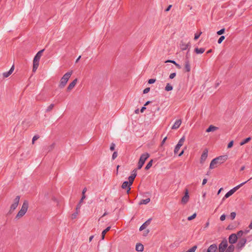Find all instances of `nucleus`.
Returning a JSON list of instances; mask_svg holds the SVG:
<instances>
[{"instance_id": "f257e3e1", "label": "nucleus", "mask_w": 252, "mask_h": 252, "mask_svg": "<svg viewBox=\"0 0 252 252\" xmlns=\"http://www.w3.org/2000/svg\"><path fill=\"white\" fill-rule=\"evenodd\" d=\"M28 207L29 202L27 200H25L23 203L21 209L16 216L15 219L18 220L23 217L27 213Z\"/></svg>"}, {"instance_id": "f03ea898", "label": "nucleus", "mask_w": 252, "mask_h": 252, "mask_svg": "<svg viewBox=\"0 0 252 252\" xmlns=\"http://www.w3.org/2000/svg\"><path fill=\"white\" fill-rule=\"evenodd\" d=\"M72 74V71H69V72H66L65 74L63 75V76L62 77L60 82V84H59L60 88H63L66 85L68 80H69V79L70 77Z\"/></svg>"}, {"instance_id": "7ed1b4c3", "label": "nucleus", "mask_w": 252, "mask_h": 252, "mask_svg": "<svg viewBox=\"0 0 252 252\" xmlns=\"http://www.w3.org/2000/svg\"><path fill=\"white\" fill-rule=\"evenodd\" d=\"M150 155L148 153H144L143 154L139 159V162L138 163V169H140L143 166V164L145 163L146 160L149 157Z\"/></svg>"}, {"instance_id": "20e7f679", "label": "nucleus", "mask_w": 252, "mask_h": 252, "mask_svg": "<svg viewBox=\"0 0 252 252\" xmlns=\"http://www.w3.org/2000/svg\"><path fill=\"white\" fill-rule=\"evenodd\" d=\"M20 198V196L19 195L16 196V197L14 198L13 200V203L11 204L9 212L10 213L12 212L17 207L19 203Z\"/></svg>"}, {"instance_id": "39448f33", "label": "nucleus", "mask_w": 252, "mask_h": 252, "mask_svg": "<svg viewBox=\"0 0 252 252\" xmlns=\"http://www.w3.org/2000/svg\"><path fill=\"white\" fill-rule=\"evenodd\" d=\"M228 246L227 241L226 240H223L222 242L220 244L219 246V252H224L225 250H226V248Z\"/></svg>"}, {"instance_id": "423d86ee", "label": "nucleus", "mask_w": 252, "mask_h": 252, "mask_svg": "<svg viewBox=\"0 0 252 252\" xmlns=\"http://www.w3.org/2000/svg\"><path fill=\"white\" fill-rule=\"evenodd\" d=\"M220 159H221V158H215L213 159L211 161V163H210V166H209V168H210V169H214V168H215L217 167L218 166V165L219 164H220L219 163V161H219V160H220Z\"/></svg>"}, {"instance_id": "0eeeda50", "label": "nucleus", "mask_w": 252, "mask_h": 252, "mask_svg": "<svg viewBox=\"0 0 252 252\" xmlns=\"http://www.w3.org/2000/svg\"><path fill=\"white\" fill-rule=\"evenodd\" d=\"M44 49H42L37 52V53L36 54V55L35 56V57L33 59V63H37V64H39L40 58L42 56V54L43 52L44 51Z\"/></svg>"}, {"instance_id": "6e6552de", "label": "nucleus", "mask_w": 252, "mask_h": 252, "mask_svg": "<svg viewBox=\"0 0 252 252\" xmlns=\"http://www.w3.org/2000/svg\"><path fill=\"white\" fill-rule=\"evenodd\" d=\"M189 195L188 190V189H186L185 195L182 197V200H181L182 204H186L189 201Z\"/></svg>"}, {"instance_id": "1a4fd4ad", "label": "nucleus", "mask_w": 252, "mask_h": 252, "mask_svg": "<svg viewBox=\"0 0 252 252\" xmlns=\"http://www.w3.org/2000/svg\"><path fill=\"white\" fill-rule=\"evenodd\" d=\"M208 149H205L203 151V153L201 155V158H200V163L203 164L204 161L206 160L207 157H208Z\"/></svg>"}, {"instance_id": "9d476101", "label": "nucleus", "mask_w": 252, "mask_h": 252, "mask_svg": "<svg viewBox=\"0 0 252 252\" xmlns=\"http://www.w3.org/2000/svg\"><path fill=\"white\" fill-rule=\"evenodd\" d=\"M229 242L232 245L237 242L238 239L237 235L233 233L231 234L229 237Z\"/></svg>"}, {"instance_id": "9b49d317", "label": "nucleus", "mask_w": 252, "mask_h": 252, "mask_svg": "<svg viewBox=\"0 0 252 252\" xmlns=\"http://www.w3.org/2000/svg\"><path fill=\"white\" fill-rule=\"evenodd\" d=\"M206 252H218V247L216 244H212L208 248Z\"/></svg>"}, {"instance_id": "f8f14e48", "label": "nucleus", "mask_w": 252, "mask_h": 252, "mask_svg": "<svg viewBox=\"0 0 252 252\" xmlns=\"http://www.w3.org/2000/svg\"><path fill=\"white\" fill-rule=\"evenodd\" d=\"M246 242H247V240L246 238H242V239L239 240V241L237 245V247L238 249H242V248H243L245 246Z\"/></svg>"}, {"instance_id": "ddd939ff", "label": "nucleus", "mask_w": 252, "mask_h": 252, "mask_svg": "<svg viewBox=\"0 0 252 252\" xmlns=\"http://www.w3.org/2000/svg\"><path fill=\"white\" fill-rule=\"evenodd\" d=\"M180 47L182 50H186L189 48V47H190V43L188 42V43H186L183 42V41H181Z\"/></svg>"}, {"instance_id": "4468645a", "label": "nucleus", "mask_w": 252, "mask_h": 252, "mask_svg": "<svg viewBox=\"0 0 252 252\" xmlns=\"http://www.w3.org/2000/svg\"><path fill=\"white\" fill-rule=\"evenodd\" d=\"M14 69V65L13 64V65H12L11 68L10 69V70L8 71L5 72L3 73V74H2L4 78H7V77H9L13 72Z\"/></svg>"}, {"instance_id": "2eb2a0df", "label": "nucleus", "mask_w": 252, "mask_h": 252, "mask_svg": "<svg viewBox=\"0 0 252 252\" xmlns=\"http://www.w3.org/2000/svg\"><path fill=\"white\" fill-rule=\"evenodd\" d=\"M77 82V79H75L72 82H71L67 88V90L68 91H71L76 85Z\"/></svg>"}, {"instance_id": "dca6fc26", "label": "nucleus", "mask_w": 252, "mask_h": 252, "mask_svg": "<svg viewBox=\"0 0 252 252\" xmlns=\"http://www.w3.org/2000/svg\"><path fill=\"white\" fill-rule=\"evenodd\" d=\"M152 220V219H148L147 221H146L139 228V230L140 231H142L143 230H144V229H145L146 228L147 226H148L150 222H151V221Z\"/></svg>"}, {"instance_id": "f3484780", "label": "nucleus", "mask_w": 252, "mask_h": 252, "mask_svg": "<svg viewBox=\"0 0 252 252\" xmlns=\"http://www.w3.org/2000/svg\"><path fill=\"white\" fill-rule=\"evenodd\" d=\"M185 68L187 72L190 71V65L189 59L186 58L185 60Z\"/></svg>"}, {"instance_id": "a211bd4d", "label": "nucleus", "mask_w": 252, "mask_h": 252, "mask_svg": "<svg viewBox=\"0 0 252 252\" xmlns=\"http://www.w3.org/2000/svg\"><path fill=\"white\" fill-rule=\"evenodd\" d=\"M127 187V190L126 191L127 193H128L130 190V186H129V183L127 181H125L122 185V188L123 189H125Z\"/></svg>"}, {"instance_id": "6ab92c4d", "label": "nucleus", "mask_w": 252, "mask_h": 252, "mask_svg": "<svg viewBox=\"0 0 252 252\" xmlns=\"http://www.w3.org/2000/svg\"><path fill=\"white\" fill-rule=\"evenodd\" d=\"M252 179V177L249 180H248L247 181H245L240 185L236 186L235 187L233 188L231 190L233 191V193H234L237 190H238L240 187H241L242 186H243L244 184H245L247 182H248L249 180Z\"/></svg>"}, {"instance_id": "aec40b11", "label": "nucleus", "mask_w": 252, "mask_h": 252, "mask_svg": "<svg viewBox=\"0 0 252 252\" xmlns=\"http://www.w3.org/2000/svg\"><path fill=\"white\" fill-rule=\"evenodd\" d=\"M181 120H177L174 124L173 125V126H172V129H177L181 125Z\"/></svg>"}, {"instance_id": "412c9836", "label": "nucleus", "mask_w": 252, "mask_h": 252, "mask_svg": "<svg viewBox=\"0 0 252 252\" xmlns=\"http://www.w3.org/2000/svg\"><path fill=\"white\" fill-rule=\"evenodd\" d=\"M135 249L137 252H143L144 250V246L141 244H137Z\"/></svg>"}, {"instance_id": "4be33fe9", "label": "nucleus", "mask_w": 252, "mask_h": 252, "mask_svg": "<svg viewBox=\"0 0 252 252\" xmlns=\"http://www.w3.org/2000/svg\"><path fill=\"white\" fill-rule=\"evenodd\" d=\"M218 129V127L216 126H215L213 125H211L209 126V127L206 129V131L207 132H210L211 131H214Z\"/></svg>"}, {"instance_id": "5701e85b", "label": "nucleus", "mask_w": 252, "mask_h": 252, "mask_svg": "<svg viewBox=\"0 0 252 252\" xmlns=\"http://www.w3.org/2000/svg\"><path fill=\"white\" fill-rule=\"evenodd\" d=\"M204 51H205V48H195L194 49V52L197 54H202L204 52Z\"/></svg>"}, {"instance_id": "b1692460", "label": "nucleus", "mask_w": 252, "mask_h": 252, "mask_svg": "<svg viewBox=\"0 0 252 252\" xmlns=\"http://www.w3.org/2000/svg\"><path fill=\"white\" fill-rule=\"evenodd\" d=\"M110 228H111V227L110 226H108V227H107L105 229H104L102 232V233H101V239H102V240H103L104 239L105 234H106V233L108 231L110 230Z\"/></svg>"}, {"instance_id": "393cba45", "label": "nucleus", "mask_w": 252, "mask_h": 252, "mask_svg": "<svg viewBox=\"0 0 252 252\" xmlns=\"http://www.w3.org/2000/svg\"><path fill=\"white\" fill-rule=\"evenodd\" d=\"M165 63H171L173 64H174V65H176V66L179 68V69H181V66L180 64H179L178 63H177L175 61H173V60H167L165 62Z\"/></svg>"}, {"instance_id": "a878e982", "label": "nucleus", "mask_w": 252, "mask_h": 252, "mask_svg": "<svg viewBox=\"0 0 252 252\" xmlns=\"http://www.w3.org/2000/svg\"><path fill=\"white\" fill-rule=\"evenodd\" d=\"M150 201V198H148L146 199H142L139 203V205L147 204Z\"/></svg>"}, {"instance_id": "bb28decb", "label": "nucleus", "mask_w": 252, "mask_h": 252, "mask_svg": "<svg viewBox=\"0 0 252 252\" xmlns=\"http://www.w3.org/2000/svg\"><path fill=\"white\" fill-rule=\"evenodd\" d=\"M233 191L230 189L228 192H227L225 195H224V197L223 198L222 200H224L225 198H227L232 195L233 194Z\"/></svg>"}, {"instance_id": "cd10ccee", "label": "nucleus", "mask_w": 252, "mask_h": 252, "mask_svg": "<svg viewBox=\"0 0 252 252\" xmlns=\"http://www.w3.org/2000/svg\"><path fill=\"white\" fill-rule=\"evenodd\" d=\"M234 248V246L231 245L226 249L225 252H233Z\"/></svg>"}, {"instance_id": "c85d7f7f", "label": "nucleus", "mask_w": 252, "mask_h": 252, "mask_svg": "<svg viewBox=\"0 0 252 252\" xmlns=\"http://www.w3.org/2000/svg\"><path fill=\"white\" fill-rule=\"evenodd\" d=\"M172 90H173L172 86L171 84H170L169 83H167L165 88V90L168 92V91H170Z\"/></svg>"}, {"instance_id": "c756f323", "label": "nucleus", "mask_w": 252, "mask_h": 252, "mask_svg": "<svg viewBox=\"0 0 252 252\" xmlns=\"http://www.w3.org/2000/svg\"><path fill=\"white\" fill-rule=\"evenodd\" d=\"M86 191H87V188H85L82 191V196L80 200V202H83V200L85 199L86 196H85V193L86 192Z\"/></svg>"}, {"instance_id": "7c9ffc66", "label": "nucleus", "mask_w": 252, "mask_h": 252, "mask_svg": "<svg viewBox=\"0 0 252 252\" xmlns=\"http://www.w3.org/2000/svg\"><path fill=\"white\" fill-rule=\"evenodd\" d=\"M251 138L249 137L244 139L243 141H241L240 143V145L241 146H242V145H244L245 144L249 142L251 140Z\"/></svg>"}, {"instance_id": "2f4dec72", "label": "nucleus", "mask_w": 252, "mask_h": 252, "mask_svg": "<svg viewBox=\"0 0 252 252\" xmlns=\"http://www.w3.org/2000/svg\"><path fill=\"white\" fill-rule=\"evenodd\" d=\"M152 163H153V160H151L148 163V164L146 165V167H145V169L146 170H148L149 169H150L151 168V167L152 166Z\"/></svg>"}, {"instance_id": "473e14b6", "label": "nucleus", "mask_w": 252, "mask_h": 252, "mask_svg": "<svg viewBox=\"0 0 252 252\" xmlns=\"http://www.w3.org/2000/svg\"><path fill=\"white\" fill-rule=\"evenodd\" d=\"M185 140V136L182 137L179 141L177 144H180V146H182Z\"/></svg>"}, {"instance_id": "72a5a7b5", "label": "nucleus", "mask_w": 252, "mask_h": 252, "mask_svg": "<svg viewBox=\"0 0 252 252\" xmlns=\"http://www.w3.org/2000/svg\"><path fill=\"white\" fill-rule=\"evenodd\" d=\"M244 233V232L242 230L239 231L237 234H235V235H237V238H240Z\"/></svg>"}, {"instance_id": "f704fd0d", "label": "nucleus", "mask_w": 252, "mask_h": 252, "mask_svg": "<svg viewBox=\"0 0 252 252\" xmlns=\"http://www.w3.org/2000/svg\"><path fill=\"white\" fill-rule=\"evenodd\" d=\"M197 246H194L191 248L189 249L186 252H195L197 249Z\"/></svg>"}, {"instance_id": "c9c22d12", "label": "nucleus", "mask_w": 252, "mask_h": 252, "mask_svg": "<svg viewBox=\"0 0 252 252\" xmlns=\"http://www.w3.org/2000/svg\"><path fill=\"white\" fill-rule=\"evenodd\" d=\"M197 246H194L191 248L189 249L186 252H195L197 249Z\"/></svg>"}, {"instance_id": "e433bc0d", "label": "nucleus", "mask_w": 252, "mask_h": 252, "mask_svg": "<svg viewBox=\"0 0 252 252\" xmlns=\"http://www.w3.org/2000/svg\"><path fill=\"white\" fill-rule=\"evenodd\" d=\"M38 65H39V64H37V63H33V68H32L33 72H34L36 71V70H37V69L38 67Z\"/></svg>"}, {"instance_id": "4c0bfd02", "label": "nucleus", "mask_w": 252, "mask_h": 252, "mask_svg": "<svg viewBox=\"0 0 252 252\" xmlns=\"http://www.w3.org/2000/svg\"><path fill=\"white\" fill-rule=\"evenodd\" d=\"M181 147V146H180V144H177L174 151L175 154H177L178 153Z\"/></svg>"}, {"instance_id": "58836bf2", "label": "nucleus", "mask_w": 252, "mask_h": 252, "mask_svg": "<svg viewBox=\"0 0 252 252\" xmlns=\"http://www.w3.org/2000/svg\"><path fill=\"white\" fill-rule=\"evenodd\" d=\"M136 171V169H134L132 172L131 175H130V176L132 177V178H133L134 179H135L137 175Z\"/></svg>"}, {"instance_id": "ea45409f", "label": "nucleus", "mask_w": 252, "mask_h": 252, "mask_svg": "<svg viewBox=\"0 0 252 252\" xmlns=\"http://www.w3.org/2000/svg\"><path fill=\"white\" fill-rule=\"evenodd\" d=\"M134 179L132 178L130 176L128 177V183H129V186H131L133 182Z\"/></svg>"}, {"instance_id": "a19ab883", "label": "nucleus", "mask_w": 252, "mask_h": 252, "mask_svg": "<svg viewBox=\"0 0 252 252\" xmlns=\"http://www.w3.org/2000/svg\"><path fill=\"white\" fill-rule=\"evenodd\" d=\"M224 156H220V157H218V158H221V159H220V160H219V161H220V162H219V163L220 164L222 163H223V162H224V161L225 160V159L224 158Z\"/></svg>"}, {"instance_id": "79ce46f5", "label": "nucleus", "mask_w": 252, "mask_h": 252, "mask_svg": "<svg viewBox=\"0 0 252 252\" xmlns=\"http://www.w3.org/2000/svg\"><path fill=\"white\" fill-rule=\"evenodd\" d=\"M225 38V36H223V35H221L220 38L219 39H218V43L219 44H220L222 41Z\"/></svg>"}, {"instance_id": "37998d69", "label": "nucleus", "mask_w": 252, "mask_h": 252, "mask_svg": "<svg viewBox=\"0 0 252 252\" xmlns=\"http://www.w3.org/2000/svg\"><path fill=\"white\" fill-rule=\"evenodd\" d=\"M39 138V136L37 135H34L32 140V144H33L34 143L35 141L37 140Z\"/></svg>"}, {"instance_id": "c03bdc74", "label": "nucleus", "mask_w": 252, "mask_h": 252, "mask_svg": "<svg viewBox=\"0 0 252 252\" xmlns=\"http://www.w3.org/2000/svg\"><path fill=\"white\" fill-rule=\"evenodd\" d=\"M224 32H225V29L223 28V29L220 30V31H218L217 33L218 35H221L224 33Z\"/></svg>"}, {"instance_id": "a18cd8bd", "label": "nucleus", "mask_w": 252, "mask_h": 252, "mask_svg": "<svg viewBox=\"0 0 252 252\" xmlns=\"http://www.w3.org/2000/svg\"><path fill=\"white\" fill-rule=\"evenodd\" d=\"M196 213H194L192 216L189 217L188 218V220H191L194 219L196 217Z\"/></svg>"}, {"instance_id": "49530a36", "label": "nucleus", "mask_w": 252, "mask_h": 252, "mask_svg": "<svg viewBox=\"0 0 252 252\" xmlns=\"http://www.w3.org/2000/svg\"><path fill=\"white\" fill-rule=\"evenodd\" d=\"M78 211H76V212L75 213H74L73 214H72L71 215V219L73 220V219H74L76 218L78 214Z\"/></svg>"}, {"instance_id": "de8ad7c7", "label": "nucleus", "mask_w": 252, "mask_h": 252, "mask_svg": "<svg viewBox=\"0 0 252 252\" xmlns=\"http://www.w3.org/2000/svg\"><path fill=\"white\" fill-rule=\"evenodd\" d=\"M236 217V213L235 212H232L231 213L230 215V217L231 218V220H234L235 219Z\"/></svg>"}, {"instance_id": "09e8293b", "label": "nucleus", "mask_w": 252, "mask_h": 252, "mask_svg": "<svg viewBox=\"0 0 252 252\" xmlns=\"http://www.w3.org/2000/svg\"><path fill=\"white\" fill-rule=\"evenodd\" d=\"M82 203V202H80V201H79V203L78 204V205H77L76 206V211H78L79 212V209H80L81 208V203Z\"/></svg>"}, {"instance_id": "8fccbe9b", "label": "nucleus", "mask_w": 252, "mask_h": 252, "mask_svg": "<svg viewBox=\"0 0 252 252\" xmlns=\"http://www.w3.org/2000/svg\"><path fill=\"white\" fill-rule=\"evenodd\" d=\"M176 75V73L175 72L172 73L169 75V78L172 79H173Z\"/></svg>"}, {"instance_id": "3c124183", "label": "nucleus", "mask_w": 252, "mask_h": 252, "mask_svg": "<svg viewBox=\"0 0 252 252\" xmlns=\"http://www.w3.org/2000/svg\"><path fill=\"white\" fill-rule=\"evenodd\" d=\"M118 156V154L117 152H114L112 155V159H115Z\"/></svg>"}, {"instance_id": "603ef678", "label": "nucleus", "mask_w": 252, "mask_h": 252, "mask_svg": "<svg viewBox=\"0 0 252 252\" xmlns=\"http://www.w3.org/2000/svg\"><path fill=\"white\" fill-rule=\"evenodd\" d=\"M54 107V104H51L47 108L46 110H51Z\"/></svg>"}, {"instance_id": "864d4df0", "label": "nucleus", "mask_w": 252, "mask_h": 252, "mask_svg": "<svg viewBox=\"0 0 252 252\" xmlns=\"http://www.w3.org/2000/svg\"><path fill=\"white\" fill-rule=\"evenodd\" d=\"M201 33H202V32H200L198 34H197V33L195 34L194 39L197 40L199 37V36H200Z\"/></svg>"}, {"instance_id": "5fc2aeb1", "label": "nucleus", "mask_w": 252, "mask_h": 252, "mask_svg": "<svg viewBox=\"0 0 252 252\" xmlns=\"http://www.w3.org/2000/svg\"><path fill=\"white\" fill-rule=\"evenodd\" d=\"M115 148V144L113 143H112L111 145V146L110 147V150L112 151H114Z\"/></svg>"}, {"instance_id": "6e6d98bb", "label": "nucleus", "mask_w": 252, "mask_h": 252, "mask_svg": "<svg viewBox=\"0 0 252 252\" xmlns=\"http://www.w3.org/2000/svg\"><path fill=\"white\" fill-rule=\"evenodd\" d=\"M156 80L155 79H150L148 80L149 84H153L156 82Z\"/></svg>"}, {"instance_id": "4d7b16f0", "label": "nucleus", "mask_w": 252, "mask_h": 252, "mask_svg": "<svg viewBox=\"0 0 252 252\" xmlns=\"http://www.w3.org/2000/svg\"><path fill=\"white\" fill-rule=\"evenodd\" d=\"M150 88H145L143 91V94H145L148 93L150 91Z\"/></svg>"}, {"instance_id": "13d9d810", "label": "nucleus", "mask_w": 252, "mask_h": 252, "mask_svg": "<svg viewBox=\"0 0 252 252\" xmlns=\"http://www.w3.org/2000/svg\"><path fill=\"white\" fill-rule=\"evenodd\" d=\"M233 141H230L228 144V146H227V148H231L232 146H233Z\"/></svg>"}, {"instance_id": "bf43d9fd", "label": "nucleus", "mask_w": 252, "mask_h": 252, "mask_svg": "<svg viewBox=\"0 0 252 252\" xmlns=\"http://www.w3.org/2000/svg\"><path fill=\"white\" fill-rule=\"evenodd\" d=\"M226 218V216L224 214L222 215L220 217V220L221 221H223L225 220Z\"/></svg>"}, {"instance_id": "052dcab7", "label": "nucleus", "mask_w": 252, "mask_h": 252, "mask_svg": "<svg viewBox=\"0 0 252 252\" xmlns=\"http://www.w3.org/2000/svg\"><path fill=\"white\" fill-rule=\"evenodd\" d=\"M171 7H172V5H169L167 7V8L165 10V11L166 12H167V11H169V10H170V9H171Z\"/></svg>"}, {"instance_id": "680f3d73", "label": "nucleus", "mask_w": 252, "mask_h": 252, "mask_svg": "<svg viewBox=\"0 0 252 252\" xmlns=\"http://www.w3.org/2000/svg\"><path fill=\"white\" fill-rule=\"evenodd\" d=\"M207 182V179H204L202 181V185H205L206 184Z\"/></svg>"}, {"instance_id": "e2e57ef3", "label": "nucleus", "mask_w": 252, "mask_h": 252, "mask_svg": "<svg viewBox=\"0 0 252 252\" xmlns=\"http://www.w3.org/2000/svg\"><path fill=\"white\" fill-rule=\"evenodd\" d=\"M167 139V137H165L162 141L161 144H163L164 142H165L166 140Z\"/></svg>"}, {"instance_id": "0e129e2a", "label": "nucleus", "mask_w": 252, "mask_h": 252, "mask_svg": "<svg viewBox=\"0 0 252 252\" xmlns=\"http://www.w3.org/2000/svg\"><path fill=\"white\" fill-rule=\"evenodd\" d=\"M146 109V108L145 106L144 105L143 106H142L141 107V108L140 109V110H145Z\"/></svg>"}, {"instance_id": "69168bd1", "label": "nucleus", "mask_w": 252, "mask_h": 252, "mask_svg": "<svg viewBox=\"0 0 252 252\" xmlns=\"http://www.w3.org/2000/svg\"><path fill=\"white\" fill-rule=\"evenodd\" d=\"M184 151H182V152L179 154V156L181 157L184 154Z\"/></svg>"}, {"instance_id": "338daca9", "label": "nucleus", "mask_w": 252, "mask_h": 252, "mask_svg": "<svg viewBox=\"0 0 252 252\" xmlns=\"http://www.w3.org/2000/svg\"><path fill=\"white\" fill-rule=\"evenodd\" d=\"M93 238H94V236H90V237L89 238V241L91 242L92 240V239H93Z\"/></svg>"}, {"instance_id": "774afa93", "label": "nucleus", "mask_w": 252, "mask_h": 252, "mask_svg": "<svg viewBox=\"0 0 252 252\" xmlns=\"http://www.w3.org/2000/svg\"><path fill=\"white\" fill-rule=\"evenodd\" d=\"M249 227L251 228V229H252V222H251V223L249 225Z\"/></svg>"}]
</instances>
